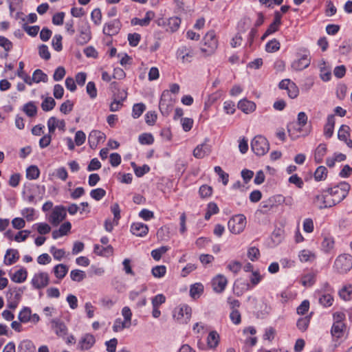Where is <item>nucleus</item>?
<instances>
[{"label": "nucleus", "mask_w": 352, "mask_h": 352, "mask_svg": "<svg viewBox=\"0 0 352 352\" xmlns=\"http://www.w3.org/2000/svg\"><path fill=\"white\" fill-rule=\"evenodd\" d=\"M131 232L138 236H144L148 232V226L140 222L133 223L131 226Z\"/></svg>", "instance_id": "23"}, {"label": "nucleus", "mask_w": 352, "mask_h": 352, "mask_svg": "<svg viewBox=\"0 0 352 352\" xmlns=\"http://www.w3.org/2000/svg\"><path fill=\"white\" fill-rule=\"evenodd\" d=\"M315 283V275L309 273L304 275L301 278V283L305 287H311Z\"/></svg>", "instance_id": "51"}, {"label": "nucleus", "mask_w": 352, "mask_h": 352, "mask_svg": "<svg viewBox=\"0 0 352 352\" xmlns=\"http://www.w3.org/2000/svg\"><path fill=\"white\" fill-rule=\"evenodd\" d=\"M66 215L65 208L62 206H58L53 209L48 221L53 226H56L65 219Z\"/></svg>", "instance_id": "11"}, {"label": "nucleus", "mask_w": 352, "mask_h": 352, "mask_svg": "<svg viewBox=\"0 0 352 352\" xmlns=\"http://www.w3.org/2000/svg\"><path fill=\"white\" fill-rule=\"evenodd\" d=\"M47 124L50 133L53 134L56 128L63 131L65 130V122L63 120H58L56 117H50Z\"/></svg>", "instance_id": "16"}, {"label": "nucleus", "mask_w": 352, "mask_h": 352, "mask_svg": "<svg viewBox=\"0 0 352 352\" xmlns=\"http://www.w3.org/2000/svg\"><path fill=\"white\" fill-rule=\"evenodd\" d=\"M310 322V317L306 316L303 318H300L297 321V327L301 331H305L307 330Z\"/></svg>", "instance_id": "56"}, {"label": "nucleus", "mask_w": 352, "mask_h": 352, "mask_svg": "<svg viewBox=\"0 0 352 352\" xmlns=\"http://www.w3.org/2000/svg\"><path fill=\"white\" fill-rule=\"evenodd\" d=\"M91 38L90 25L87 20H80L78 23L75 41L77 45H84Z\"/></svg>", "instance_id": "1"}, {"label": "nucleus", "mask_w": 352, "mask_h": 352, "mask_svg": "<svg viewBox=\"0 0 352 352\" xmlns=\"http://www.w3.org/2000/svg\"><path fill=\"white\" fill-rule=\"evenodd\" d=\"M314 204L320 209L326 208L327 205L325 204L324 194H319L316 195L314 199Z\"/></svg>", "instance_id": "54"}, {"label": "nucleus", "mask_w": 352, "mask_h": 352, "mask_svg": "<svg viewBox=\"0 0 352 352\" xmlns=\"http://www.w3.org/2000/svg\"><path fill=\"white\" fill-rule=\"evenodd\" d=\"M106 195V191L101 188H96L90 192L91 198L96 201H100Z\"/></svg>", "instance_id": "52"}, {"label": "nucleus", "mask_w": 352, "mask_h": 352, "mask_svg": "<svg viewBox=\"0 0 352 352\" xmlns=\"http://www.w3.org/2000/svg\"><path fill=\"white\" fill-rule=\"evenodd\" d=\"M139 142L142 144H152L154 142L153 136L151 133H142L139 136Z\"/></svg>", "instance_id": "57"}, {"label": "nucleus", "mask_w": 352, "mask_h": 352, "mask_svg": "<svg viewBox=\"0 0 352 352\" xmlns=\"http://www.w3.org/2000/svg\"><path fill=\"white\" fill-rule=\"evenodd\" d=\"M302 127L296 122H292L287 125V133L292 140H296L300 137Z\"/></svg>", "instance_id": "26"}, {"label": "nucleus", "mask_w": 352, "mask_h": 352, "mask_svg": "<svg viewBox=\"0 0 352 352\" xmlns=\"http://www.w3.org/2000/svg\"><path fill=\"white\" fill-rule=\"evenodd\" d=\"M327 151V147L325 144H320L314 152V160L317 164L322 162L324 156Z\"/></svg>", "instance_id": "32"}, {"label": "nucleus", "mask_w": 352, "mask_h": 352, "mask_svg": "<svg viewBox=\"0 0 352 352\" xmlns=\"http://www.w3.org/2000/svg\"><path fill=\"white\" fill-rule=\"evenodd\" d=\"M320 69V77L323 81H329L331 78V67L328 65V64L324 60H322L319 65Z\"/></svg>", "instance_id": "24"}, {"label": "nucleus", "mask_w": 352, "mask_h": 352, "mask_svg": "<svg viewBox=\"0 0 352 352\" xmlns=\"http://www.w3.org/2000/svg\"><path fill=\"white\" fill-rule=\"evenodd\" d=\"M157 113L154 111H148L145 115L146 123L148 125H153L157 120Z\"/></svg>", "instance_id": "63"}, {"label": "nucleus", "mask_w": 352, "mask_h": 352, "mask_svg": "<svg viewBox=\"0 0 352 352\" xmlns=\"http://www.w3.org/2000/svg\"><path fill=\"white\" fill-rule=\"evenodd\" d=\"M86 140V135L82 131H78L75 134L74 142L76 146H81Z\"/></svg>", "instance_id": "64"}, {"label": "nucleus", "mask_w": 352, "mask_h": 352, "mask_svg": "<svg viewBox=\"0 0 352 352\" xmlns=\"http://www.w3.org/2000/svg\"><path fill=\"white\" fill-rule=\"evenodd\" d=\"M95 338L91 334H85L78 342V349L82 351L88 350L95 343Z\"/></svg>", "instance_id": "22"}, {"label": "nucleus", "mask_w": 352, "mask_h": 352, "mask_svg": "<svg viewBox=\"0 0 352 352\" xmlns=\"http://www.w3.org/2000/svg\"><path fill=\"white\" fill-rule=\"evenodd\" d=\"M35 346L32 341L24 340L18 346V352H34Z\"/></svg>", "instance_id": "35"}, {"label": "nucleus", "mask_w": 352, "mask_h": 352, "mask_svg": "<svg viewBox=\"0 0 352 352\" xmlns=\"http://www.w3.org/2000/svg\"><path fill=\"white\" fill-rule=\"evenodd\" d=\"M70 277L72 280L80 282L86 277L85 272L80 270H74L70 272Z\"/></svg>", "instance_id": "49"}, {"label": "nucleus", "mask_w": 352, "mask_h": 352, "mask_svg": "<svg viewBox=\"0 0 352 352\" xmlns=\"http://www.w3.org/2000/svg\"><path fill=\"white\" fill-rule=\"evenodd\" d=\"M168 249L167 246H162L158 249L152 250L151 256L155 261H160L162 256L165 254Z\"/></svg>", "instance_id": "53"}, {"label": "nucleus", "mask_w": 352, "mask_h": 352, "mask_svg": "<svg viewBox=\"0 0 352 352\" xmlns=\"http://www.w3.org/2000/svg\"><path fill=\"white\" fill-rule=\"evenodd\" d=\"M105 138L104 133L98 130H93L88 137L89 146L91 148H96L99 143L104 141Z\"/></svg>", "instance_id": "14"}, {"label": "nucleus", "mask_w": 352, "mask_h": 352, "mask_svg": "<svg viewBox=\"0 0 352 352\" xmlns=\"http://www.w3.org/2000/svg\"><path fill=\"white\" fill-rule=\"evenodd\" d=\"M74 103L71 100H67L61 104L60 107V111L63 114H68L72 111Z\"/></svg>", "instance_id": "60"}, {"label": "nucleus", "mask_w": 352, "mask_h": 352, "mask_svg": "<svg viewBox=\"0 0 352 352\" xmlns=\"http://www.w3.org/2000/svg\"><path fill=\"white\" fill-rule=\"evenodd\" d=\"M252 151L256 155H264L270 149L267 140L262 135L255 136L251 142Z\"/></svg>", "instance_id": "4"}, {"label": "nucleus", "mask_w": 352, "mask_h": 352, "mask_svg": "<svg viewBox=\"0 0 352 352\" xmlns=\"http://www.w3.org/2000/svg\"><path fill=\"white\" fill-rule=\"evenodd\" d=\"M327 175V169L324 166L317 168L314 173V178L316 181H322L325 179Z\"/></svg>", "instance_id": "46"}, {"label": "nucleus", "mask_w": 352, "mask_h": 352, "mask_svg": "<svg viewBox=\"0 0 352 352\" xmlns=\"http://www.w3.org/2000/svg\"><path fill=\"white\" fill-rule=\"evenodd\" d=\"M52 46L54 49L57 51L60 52L62 50L63 46H62V36L60 34H56L52 41Z\"/></svg>", "instance_id": "62"}, {"label": "nucleus", "mask_w": 352, "mask_h": 352, "mask_svg": "<svg viewBox=\"0 0 352 352\" xmlns=\"http://www.w3.org/2000/svg\"><path fill=\"white\" fill-rule=\"evenodd\" d=\"M299 259L301 262H312L316 258V255L314 252L308 250H302L299 252Z\"/></svg>", "instance_id": "36"}, {"label": "nucleus", "mask_w": 352, "mask_h": 352, "mask_svg": "<svg viewBox=\"0 0 352 352\" xmlns=\"http://www.w3.org/2000/svg\"><path fill=\"white\" fill-rule=\"evenodd\" d=\"M24 63L23 62L21 61L19 63V69L17 71V76L22 78L25 83H27L29 85H31V80H30V76L28 75L24 71Z\"/></svg>", "instance_id": "44"}, {"label": "nucleus", "mask_w": 352, "mask_h": 352, "mask_svg": "<svg viewBox=\"0 0 352 352\" xmlns=\"http://www.w3.org/2000/svg\"><path fill=\"white\" fill-rule=\"evenodd\" d=\"M285 232L281 228H276L272 234V239L276 244H279L284 239Z\"/></svg>", "instance_id": "45"}, {"label": "nucleus", "mask_w": 352, "mask_h": 352, "mask_svg": "<svg viewBox=\"0 0 352 352\" xmlns=\"http://www.w3.org/2000/svg\"><path fill=\"white\" fill-rule=\"evenodd\" d=\"M333 297L327 294H323L319 298V302L324 307H330L333 305Z\"/></svg>", "instance_id": "59"}, {"label": "nucleus", "mask_w": 352, "mask_h": 352, "mask_svg": "<svg viewBox=\"0 0 352 352\" xmlns=\"http://www.w3.org/2000/svg\"><path fill=\"white\" fill-rule=\"evenodd\" d=\"M30 283L35 289H44L50 283L49 274L45 272H38L34 274Z\"/></svg>", "instance_id": "8"}, {"label": "nucleus", "mask_w": 352, "mask_h": 352, "mask_svg": "<svg viewBox=\"0 0 352 352\" xmlns=\"http://www.w3.org/2000/svg\"><path fill=\"white\" fill-rule=\"evenodd\" d=\"M204 292V286L201 283H196L190 286V295L194 298H198Z\"/></svg>", "instance_id": "37"}, {"label": "nucleus", "mask_w": 352, "mask_h": 352, "mask_svg": "<svg viewBox=\"0 0 352 352\" xmlns=\"http://www.w3.org/2000/svg\"><path fill=\"white\" fill-rule=\"evenodd\" d=\"M30 80L31 85L32 84V82H47L48 81V76L41 69H37L34 72L32 77H30Z\"/></svg>", "instance_id": "33"}, {"label": "nucleus", "mask_w": 352, "mask_h": 352, "mask_svg": "<svg viewBox=\"0 0 352 352\" xmlns=\"http://www.w3.org/2000/svg\"><path fill=\"white\" fill-rule=\"evenodd\" d=\"M208 330V326L204 322H196L192 327L193 333L197 335V337H202Z\"/></svg>", "instance_id": "39"}, {"label": "nucleus", "mask_w": 352, "mask_h": 352, "mask_svg": "<svg viewBox=\"0 0 352 352\" xmlns=\"http://www.w3.org/2000/svg\"><path fill=\"white\" fill-rule=\"evenodd\" d=\"M180 123L182 124V129L184 131H189L193 125L194 121L192 118H181Z\"/></svg>", "instance_id": "61"}, {"label": "nucleus", "mask_w": 352, "mask_h": 352, "mask_svg": "<svg viewBox=\"0 0 352 352\" xmlns=\"http://www.w3.org/2000/svg\"><path fill=\"white\" fill-rule=\"evenodd\" d=\"M333 268L339 274H346L352 268V256L349 254L339 255L334 261Z\"/></svg>", "instance_id": "3"}, {"label": "nucleus", "mask_w": 352, "mask_h": 352, "mask_svg": "<svg viewBox=\"0 0 352 352\" xmlns=\"http://www.w3.org/2000/svg\"><path fill=\"white\" fill-rule=\"evenodd\" d=\"M335 123V116L333 115H329L327 116V123L324 127V135L327 138H330L333 135Z\"/></svg>", "instance_id": "27"}, {"label": "nucleus", "mask_w": 352, "mask_h": 352, "mask_svg": "<svg viewBox=\"0 0 352 352\" xmlns=\"http://www.w3.org/2000/svg\"><path fill=\"white\" fill-rule=\"evenodd\" d=\"M146 106L144 103L135 104L132 109V116L133 118H138L145 111Z\"/></svg>", "instance_id": "42"}, {"label": "nucleus", "mask_w": 352, "mask_h": 352, "mask_svg": "<svg viewBox=\"0 0 352 352\" xmlns=\"http://www.w3.org/2000/svg\"><path fill=\"white\" fill-rule=\"evenodd\" d=\"M246 226V218L243 214H237L232 217L228 223L229 230L234 234H240Z\"/></svg>", "instance_id": "5"}, {"label": "nucleus", "mask_w": 352, "mask_h": 352, "mask_svg": "<svg viewBox=\"0 0 352 352\" xmlns=\"http://www.w3.org/2000/svg\"><path fill=\"white\" fill-rule=\"evenodd\" d=\"M94 252L96 254L103 256H109L113 254V248L111 245L102 247L100 245L96 244L94 248Z\"/></svg>", "instance_id": "31"}, {"label": "nucleus", "mask_w": 352, "mask_h": 352, "mask_svg": "<svg viewBox=\"0 0 352 352\" xmlns=\"http://www.w3.org/2000/svg\"><path fill=\"white\" fill-rule=\"evenodd\" d=\"M228 280L222 274H218L212 280V286L213 290L217 293H221L226 288Z\"/></svg>", "instance_id": "15"}, {"label": "nucleus", "mask_w": 352, "mask_h": 352, "mask_svg": "<svg viewBox=\"0 0 352 352\" xmlns=\"http://www.w3.org/2000/svg\"><path fill=\"white\" fill-rule=\"evenodd\" d=\"M211 153V146L206 142L197 145L193 151V156L197 159H202Z\"/></svg>", "instance_id": "18"}, {"label": "nucleus", "mask_w": 352, "mask_h": 352, "mask_svg": "<svg viewBox=\"0 0 352 352\" xmlns=\"http://www.w3.org/2000/svg\"><path fill=\"white\" fill-rule=\"evenodd\" d=\"M238 108L246 114L251 113L256 110V104L245 98L241 100L238 103Z\"/></svg>", "instance_id": "21"}, {"label": "nucleus", "mask_w": 352, "mask_h": 352, "mask_svg": "<svg viewBox=\"0 0 352 352\" xmlns=\"http://www.w3.org/2000/svg\"><path fill=\"white\" fill-rule=\"evenodd\" d=\"M121 24L118 20H113L104 24L103 32L108 36L117 34L120 30Z\"/></svg>", "instance_id": "17"}, {"label": "nucleus", "mask_w": 352, "mask_h": 352, "mask_svg": "<svg viewBox=\"0 0 352 352\" xmlns=\"http://www.w3.org/2000/svg\"><path fill=\"white\" fill-rule=\"evenodd\" d=\"M334 247V240L331 236H324L322 242V248L325 252H329Z\"/></svg>", "instance_id": "43"}, {"label": "nucleus", "mask_w": 352, "mask_h": 352, "mask_svg": "<svg viewBox=\"0 0 352 352\" xmlns=\"http://www.w3.org/2000/svg\"><path fill=\"white\" fill-rule=\"evenodd\" d=\"M19 258V253L17 250L8 249L7 250L4 256V264L6 265H11L15 263Z\"/></svg>", "instance_id": "25"}, {"label": "nucleus", "mask_w": 352, "mask_h": 352, "mask_svg": "<svg viewBox=\"0 0 352 352\" xmlns=\"http://www.w3.org/2000/svg\"><path fill=\"white\" fill-rule=\"evenodd\" d=\"M40 171L36 166H31L26 170V177L29 179H36L39 177Z\"/></svg>", "instance_id": "50"}, {"label": "nucleus", "mask_w": 352, "mask_h": 352, "mask_svg": "<svg viewBox=\"0 0 352 352\" xmlns=\"http://www.w3.org/2000/svg\"><path fill=\"white\" fill-rule=\"evenodd\" d=\"M68 272L67 267L64 264L56 265L54 267V273L57 278L63 279Z\"/></svg>", "instance_id": "40"}, {"label": "nucleus", "mask_w": 352, "mask_h": 352, "mask_svg": "<svg viewBox=\"0 0 352 352\" xmlns=\"http://www.w3.org/2000/svg\"><path fill=\"white\" fill-rule=\"evenodd\" d=\"M18 318L20 322L27 323L32 322L37 324L40 320V317L37 314H32V311L30 307H23L19 314Z\"/></svg>", "instance_id": "12"}, {"label": "nucleus", "mask_w": 352, "mask_h": 352, "mask_svg": "<svg viewBox=\"0 0 352 352\" xmlns=\"http://www.w3.org/2000/svg\"><path fill=\"white\" fill-rule=\"evenodd\" d=\"M166 272V268L164 265H157L152 269V274L156 278L163 277Z\"/></svg>", "instance_id": "58"}, {"label": "nucleus", "mask_w": 352, "mask_h": 352, "mask_svg": "<svg viewBox=\"0 0 352 352\" xmlns=\"http://www.w3.org/2000/svg\"><path fill=\"white\" fill-rule=\"evenodd\" d=\"M350 131L349 126L342 124L338 130V138L340 140L344 142L349 148H352V140L349 138Z\"/></svg>", "instance_id": "19"}, {"label": "nucleus", "mask_w": 352, "mask_h": 352, "mask_svg": "<svg viewBox=\"0 0 352 352\" xmlns=\"http://www.w3.org/2000/svg\"><path fill=\"white\" fill-rule=\"evenodd\" d=\"M345 325L343 322H334L331 327V334L336 338H340L344 333Z\"/></svg>", "instance_id": "34"}, {"label": "nucleus", "mask_w": 352, "mask_h": 352, "mask_svg": "<svg viewBox=\"0 0 352 352\" xmlns=\"http://www.w3.org/2000/svg\"><path fill=\"white\" fill-rule=\"evenodd\" d=\"M177 57L181 58L183 63L190 62L193 56L192 50L187 47H182L177 52Z\"/></svg>", "instance_id": "28"}, {"label": "nucleus", "mask_w": 352, "mask_h": 352, "mask_svg": "<svg viewBox=\"0 0 352 352\" xmlns=\"http://www.w3.org/2000/svg\"><path fill=\"white\" fill-rule=\"evenodd\" d=\"M302 54H298L297 58L292 63L291 68L292 70L296 72L302 71L310 65L311 59L309 53L306 50Z\"/></svg>", "instance_id": "9"}, {"label": "nucleus", "mask_w": 352, "mask_h": 352, "mask_svg": "<svg viewBox=\"0 0 352 352\" xmlns=\"http://www.w3.org/2000/svg\"><path fill=\"white\" fill-rule=\"evenodd\" d=\"M279 87L287 91L288 96L291 98H296L299 94V89L296 85L289 79H284L279 83Z\"/></svg>", "instance_id": "13"}, {"label": "nucleus", "mask_w": 352, "mask_h": 352, "mask_svg": "<svg viewBox=\"0 0 352 352\" xmlns=\"http://www.w3.org/2000/svg\"><path fill=\"white\" fill-rule=\"evenodd\" d=\"M23 111L29 117H34L37 112V108L32 102L25 104L23 107Z\"/></svg>", "instance_id": "48"}, {"label": "nucleus", "mask_w": 352, "mask_h": 352, "mask_svg": "<svg viewBox=\"0 0 352 352\" xmlns=\"http://www.w3.org/2000/svg\"><path fill=\"white\" fill-rule=\"evenodd\" d=\"M154 16L155 14L153 12L148 11L143 19L133 18L131 20V23L135 25L147 26Z\"/></svg>", "instance_id": "29"}, {"label": "nucleus", "mask_w": 352, "mask_h": 352, "mask_svg": "<svg viewBox=\"0 0 352 352\" xmlns=\"http://www.w3.org/2000/svg\"><path fill=\"white\" fill-rule=\"evenodd\" d=\"M280 49V43L273 39L269 41L265 46V50L267 52L272 53L278 51Z\"/></svg>", "instance_id": "55"}, {"label": "nucleus", "mask_w": 352, "mask_h": 352, "mask_svg": "<svg viewBox=\"0 0 352 352\" xmlns=\"http://www.w3.org/2000/svg\"><path fill=\"white\" fill-rule=\"evenodd\" d=\"M174 101L168 90H164L161 96L159 109L164 116H168L173 109Z\"/></svg>", "instance_id": "7"}, {"label": "nucleus", "mask_w": 352, "mask_h": 352, "mask_svg": "<svg viewBox=\"0 0 352 352\" xmlns=\"http://www.w3.org/2000/svg\"><path fill=\"white\" fill-rule=\"evenodd\" d=\"M174 318L182 324L187 323L191 317V308L188 305H182L175 309Z\"/></svg>", "instance_id": "10"}, {"label": "nucleus", "mask_w": 352, "mask_h": 352, "mask_svg": "<svg viewBox=\"0 0 352 352\" xmlns=\"http://www.w3.org/2000/svg\"><path fill=\"white\" fill-rule=\"evenodd\" d=\"M350 189V185L346 182H342L339 185L329 188L331 197L334 198V201L339 204L348 195Z\"/></svg>", "instance_id": "6"}, {"label": "nucleus", "mask_w": 352, "mask_h": 352, "mask_svg": "<svg viewBox=\"0 0 352 352\" xmlns=\"http://www.w3.org/2000/svg\"><path fill=\"white\" fill-rule=\"evenodd\" d=\"M28 276V272L26 269L24 267H21V269L16 270L13 274L11 275V280L17 283H23Z\"/></svg>", "instance_id": "30"}, {"label": "nucleus", "mask_w": 352, "mask_h": 352, "mask_svg": "<svg viewBox=\"0 0 352 352\" xmlns=\"http://www.w3.org/2000/svg\"><path fill=\"white\" fill-rule=\"evenodd\" d=\"M131 325L124 320H122L120 318H117L114 321L113 325V330L115 332L122 331L125 328H129Z\"/></svg>", "instance_id": "47"}, {"label": "nucleus", "mask_w": 352, "mask_h": 352, "mask_svg": "<svg viewBox=\"0 0 352 352\" xmlns=\"http://www.w3.org/2000/svg\"><path fill=\"white\" fill-rule=\"evenodd\" d=\"M52 328L55 333L59 337H64L67 335V328L64 322L58 319H54L51 321Z\"/></svg>", "instance_id": "20"}, {"label": "nucleus", "mask_w": 352, "mask_h": 352, "mask_svg": "<svg viewBox=\"0 0 352 352\" xmlns=\"http://www.w3.org/2000/svg\"><path fill=\"white\" fill-rule=\"evenodd\" d=\"M218 41L216 34L214 30L208 32L203 38V45L201 47V51L205 55H211L217 50Z\"/></svg>", "instance_id": "2"}, {"label": "nucleus", "mask_w": 352, "mask_h": 352, "mask_svg": "<svg viewBox=\"0 0 352 352\" xmlns=\"http://www.w3.org/2000/svg\"><path fill=\"white\" fill-rule=\"evenodd\" d=\"M219 335L215 331H212L209 333L207 338V344L210 348H215L219 342Z\"/></svg>", "instance_id": "38"}, {"label": "nucleus", "mask_w": 352, "mask_h": 352, "mask_svg": "<svg viewBox=\"0 0 352 352\" xmlns=\"http://www.w3.org/2000/svg\"><path fill=\"white\" fill-rule=\"evenodd\" d=\"M56 105L54 99L52 97H46L41 103V108L44 111H49Z\"/></svg>", "instance_id": "41"}]
</instances>
